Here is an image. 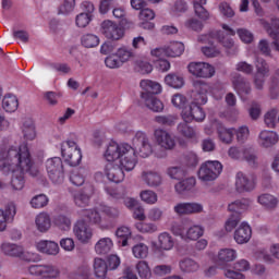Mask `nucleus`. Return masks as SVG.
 Segmentation results:
<instances>
[{
  "mask_svg": "<svg viewBox=\"0 0 279 279\" xmlns=\"http://www.w3.org/2000/svg\"><path fill=\"white\" fill-rule=\"evenodd\" d=\"M53 223L59 230H63L66 232L68 230H71V218L64 216V215H59L54 218Z\"/></svg>",
  "mask_w": 279,
  "mask_h": 279,
  "instance_id": "3c124183",
  "label": "nucleus"
},
{
  "mask_svg": "<svg viewBox=\"0 0 279 279\" xmlns=\"http://www.w3.org/2000/svg\"><path fill=\"white\" fill-rule=\"evenodd\" d=\"M243 156L250 167H258V155H256V151L246 149L244 150Z\"/></svg>",
  "mask_w": 279,
  "mask_h": 279,
  "instance_id": "69168bd1",
  "label": "nucleus"
},
{
  "mask_svg": "<svg viewBox=\"0 0 279 279\" xmlns=\"http://www.w3.org/2000/svg\"><path fill=\"white\" fill-rule=\"evenodd\" d=\"M2 108L5 112H16L19 110V98L12 94H8L2 99Z\"/></svg>",
  "mask_w": 279,
  "mask_h": 279,
  "instance_id": "72a5a7b5",
  "label": "nucleus"
},
{
  "mask_svg": "<svg viewBox=\"0 0 279 279\" xmlns=\"http://www.w3.org/2000/svg\"><path fill=\"white\" fill-rule=\"evenodd\" d=\"M49 204V197L45 194H39L31 199L32 208H45Z\"/></svg>",
  "mask_w": 279,
  "mask_h": 279,
  "instance_id": "6e6d98bb",
  "label": "nucleus"
},
{
  "mask_svg": "<svg viewBox=\"0 0 279 279\" xmlns=\"http://www.w3.org/2000/svg\"><path fill=\"white\" fill-rule=\"evenodd\" d=\"M116 53L117 58H119L120 61H122V64L132 62V60H135L136 58V52H134V50L128 46H122L118 48Z\"/></svg>",
  "mask_w": 279,
  "mask_h": 279,
  "instance_id": "7c9ffc66",
  "label": "nucleus"
},
{
  "mask_svg": "<svg viewBox=\"0 0 279 279\" xmlns=\"http://www.w3.org/2000/svg\"><path fill=\"white\" fill-rule=\"evenodd\" d=\"M184 122H181L178 125V132L179 134H182V136H185V138H195V135L197 134V132L195 131V129L191 128L189 125L190 122H186V120H183Z\"/></svg>",
  "mask_w": 279,
  "mask_h": 279,
  "instance_id": "09e8293b",
  "label": "nucleus"
},
{
  "mask_svg": "<svg viewBox=\"0 0 279 279\" xmlns=\"http://www.w3.org/2000/svg\"><path fill=\"white\" fill-rule=\"evenodd\" d=\"M106 193H108V195L110 197H112V199H125V189L123 187H117V189H112V187H106Z\"/></svg>",
  "mask_w": 279,
  "mask_h": 279,
  "instance_id": "680f3d73",
  "label": "nucleus"
},
{
  "mask_svg": "<svg viewBox=\"0 0 279 279\" xmlns=\"http://www.w3.org/2000/svg\"><path fill=\"white\" fill-rule=\"evenodd\" d=\"M14 215H16L15 204H9L5 207V210L0 209V232H4L8 228V219H10V217H14Z\"/></svg>",
  "mask_w": 279,
  "mask_h": 279,
  "instance_id": "a878e982",
  "label": "nucleus"
},
{
  "mask_svg": "<svg viewBox=\"0 0 279 279\" xmlns=\"http://www.w3.org/2000/svg\"><path fill=\"white\" fill-rule=\"evenodd\" d=\"M266 32L272 40H279V19L278 17L271 19L270 26L266 28Z\"/></svg>",
  "mask_w": 279,
  "mask_h": 279,
  "instance_id": "603ef678",
  "label": "nucleus"
},
{
  "mask_svg": "<svg viewBox=\"0 0 279 279\" xmlns=\"http://www.w3.org/2000/svg\"><path fill=\"white\" fill-rule=\"evenodd\" d=\"M195 184H197V181L194 177L181 179L180 182L174 185V190L179 195H186V193L195 189Z\"/></svg>",
  "mask_w": 279,
  "mask_h": 279,
  "instance_id": "5701e85b",
  "label": "nucleus"
},
{
  "mask_svg": "<svg viewBox=\"0 0 279 279\" xmlns=\"http://www.w3.org/2000/svg\"><path fill=\"white\" fill-rule=\"evenodd\" d=\"M35 226L39 232H47L51 228V217L47 213H40L35 218Z\"/></svg>",
  "mask_w": 279,
  "mask_h": 279,
  "instance_id": "2f4dec72",
  "label": "nucleus"
},
{
  "mask_svg": "<svg viewBox=\"0 0 279 279\" xmlns=\"http://www.w3.org/2000/svg\"><path fill=\"white\" fill-rule=\"evenodd\" d=\"M189 72L194 75V77H213L215 75V68L210 63L206 62H191L187 65Z\"/></svg>",
  "mask_w": 279,
  "mask_h": 279,
  "instance_id": "ddd939ff",
  "label": "nucleus"
},
{
  "mask_svg": "<svg viewBox=\"0 0 279 279\" xmlns=\"http://www.w3.org/2000/svg\"><path fill=\"white\" fill-rule=\"evenodd\" d=\"M81 45L85 49H95V47H99V37L95 34H85L81 37Z\"/></svg>",
  "mask_w": 279,
  "mask_h": 279,
  "instance_id": "58836bf2",
  "label": "nucleus"
},
{
  "mask_svg": "<svg viewBox=\"0 0 279 279\" xmlns=\"http://www.w3.org/2000/svg\"><path fill=\"white\" fill-rule=\"evenodd\" d=\"M1 252L4 256H11V258H19L23 254V246L12 243H2Z\"/></svg>",
  "mask_w": 279,
  "mask_h": 279,
  "instance_id": "c85d7f7f",
  "label": "nucleus"
},
{
  "mask_svg": "<svg viewBox=\"0 0 279 279\" xmlns=\"http://www.w3.org/2000/svg\"><path fill=\"white\" fill-rule=\"evenodd\" d=\"M123 168L121 166H114L113 163H108L105 169V173L110 180V182H114L119 184V182H123L125 180V173L123 172Z\"/></svg>",
  "mask_w": 279,
  "mask_h": 279,
  "instance_id": "6ab92c4d",
  "label": "nucleus"
},
{
  "mask_svg": "<svg viewBox=\"0 0 279 279\" xmlns=\"http://www.w3.org/2000/svg\"><path fill=\"white\" fill-rule=\"evenodd\" d=\"M241 219H243V217L240 214H235V215L231 214L225 223V230L227 232H232V230H234V228L239 226V223L241 222Z\"/></svg>",
  "mask_w": 279,
  "mask_h": 279,
  "instance_id": "5fc2aeb1",
  "label": "nucleus"
},
{
  "mask_svg": "<svg viewBox=\"0 0 279 279\" xmlns=\"http://www.w3.org/2000/svg\"><path fill=\"white\" fill-rule=\"evenodd\" d=\"M123 155V144L119 145L116 142H111L105 153V158L108 162H114V160H119Z\"/></svg>",
  "mask_w": 279,
  "mask_h": 279,
  "instance_id": "4be33fe9",
  "label": "nucleus"
},
{
  "mask_svg": "<svg viewBox=\"0 0 279 279\" xmlns=\"http://www.w3.org/2000/svg\"><path fill=\"white\" fill-rule=\"evenodd\" d=\"M93 21V15L82 12L76 15V25L77 27H87V25Z\"/></svg>",
  "mask_w": 279,
  "mask_h": 279,
  "instance_id": "774afa93",
  "label": "nucleus"
},
{
  "mask_svg": "<svg viewBox=\"0 0 279 279\" xmlns=\"http://www.w3.org/2000/svg\"><path fill=\"white\" fill-rule=\"evenodd\" d=\"M46 171L53 184H62L64 182V163L60 157H52L46 161Z\"/></svg>",
  "mask_w": 279,
  "mask_h": 279,
  "instance_id": "423d86ee",
  "label": "nucleus"
},
{
  "mask_svg": "<svg viewBox=\"0 0 279 279\" xmlns=\"http://www.w3.org/2000/svg\"><path fill=\"white\" fill-rule=\"evenodd\" d=\"M21 130L25 141H34L36 138V124H34L32 118L23 120Z\"/></svg>",
  "mask_w": 279,
  "mask_h": 279,
  "instance_id": "393cba45",
  "label": "nucleus"
},
{
  "mask_svg": "<svg viewBox=\"0 0 279 279\" xmlns=\"http://www.w3.org/2000/svg\"><path fill=\"white\" fill-rule=\"evenodd\" d=\"M254 189H256L254 178L242 171H239L235 174V191L238 193H251V191H254Z\"/></svg>",
  "mask_w": 279,
  "mask_h": 279,
  "instance_id": "4468645a",
  "label": "nucleus"
},
{
  "mask_svg": "<svg viewBox=\"0 0 279 279\" xmlns=\"http://www.w3.org/2000/svg\"><path fill=\"white\" fill-rule=\"evenodd\" d=\"M257 51L266 58H271V46H269V40L260 39L257 44Z\"/></svg>",
  "mask_w": 279,
  "mask_h": 279,
  "instance_id": "13d9d810",
  "label": "nucleus"
},
{
  "mask_svg": "<svg viewBox=\"0 0 279 279\" xmlns=\"http://www.w3.org/2000/svg\"><path fill=\"white\" fill-rule=\"evenodd\" d=\"M155 121L159 125H174L175 121H178V116H157L155 117Z\"/></svg>",
  "mask_w": 279,
  "mask_h": 279,
  "instance_id": "0e129e2a",
  "label": "nucleus"
},
{
  "mask_svg": "<svg viewBox=\"0 0 279 279\" xmlns=\"http://www.w3.org/2000/svg\"><path fill=\"white\" fill-rule=\"evenodd\" d=\"M219 263H232L236 260V251L232 248H222L218 253Z\"/></svg>",
  "mask_w": 279,
  "mask_h": 279,
  "instance_id": "49530a36",
  "label": "nucleus"
},
{
  "mask_svg": "<svg viewBox=\"0 0 279 279\" xmlns=\"http://www.w3.org/2000/svg\"><path fill=\"white\" fill-rule=\"evenodd\" d=\"M75 10V0H63V3L59 7V14H71Z\"/></svg>",
  "mask_w": 279,
  "mask_h": 279,
  "instance_id": "338daca9",
  "label": "nucleus"
},
{
  "mask_svg": "<svg viewBox=\"0 0 279 279\" xmlns=\"http://www.w3.org/2000/svg\"><path fill=\"white\" fill-rule=\"evenodd\" d=\"M179 267L183 274H194L199 269V264L191 258H185L179 263Z\"/></svg>",
  "mask_w": 279,
  "mask_h": 279,
  "instance_id": "ea45409f",
  "label": "nucleus"
},
{
  "mask_svg": "<svg viewBox=\"0 0 279 279\" xmlns=\"http://www.w3.org/2000/svg\"><path fill=\"white\" fill-rule=\"evenodd\" d=\"M278 117V109L274 108L265 113L264 123L268 128H276V118Z\"/></svg>",
  "mask_w": 279,
  "mask_h": 279,
  "instance_id": "4d7b16f0",
  "label": "nucleus"
},
{
  "mask_svg": "<svg viewBox=\"0 0 279 279\" xmlns=\"http://www.w3.org/2000/svg\"><path fill=\"white\" fill-rule=\"evenodd\" d=\"M122 156H120V167L124 171H132L136 167V149L129 144H123Z\"/></svg>",
  "mask_w": 279,
  "mask_h": 279,
  "instance_id": "9b49d317",
  "label": "nucleus"
},
{
  "mask_svg": "<svg viewBox=\"0 0 279 279\" xmlns=\"http://www.w3.org/2000/svg\"><path fill=\"white\" fill-rule=\"evenodd\" d=\"M217 134L221 143L230 145L232 143V138H234V129H227L222 124H218Z\"/></svg>",
  "mask_w": 279,
  "mask_h": 279,
  "instance_id": "f704fd0d",
  "label": "nucleus"
},
{
  "mask_svg": "<svg viewBox=\"0 0 279 279\" xmlns=\"http://www.w3.org/2000/svg\"><path fill=\"white\" fill-rule=\"evenodd\" d=\"M41 278L43 279L60 278V268H58V266H53V265H44Z\"/></svg>",
  "mask_w": 279,
  "mask_h": 279,
  "instance_id": "a18cd8bd",
  "label": "nucleus"
},
{
  "mask_svg": "<svg viewBox=\"0 0 279 279\" xmlns=\"http://www.w3.org/2000/svg\"><path fill=\"white\" fill-rule=\"evenodd\" d=\"M0 169L4 173H12L11 186L14 191H23L25 186V173L33 178L38 175V169L34 167L29 148L26 144L10 146L0 150Z\"/></svg>",
  "mask_w": 279,
  "mask_h": 279,
  "instance_id": "f257e3e1",
  "label": "nucleus"
},
{
  "mask_svg": "<svg viewBox=\"0 0 279 279\" xmlns=\"http://www.w3.org/2000/svg\"><path fill=\"white\" fill-rule=\"evenodd\" d=\"M173 238L168 232H162L158 235L156 247L160 252H169V250H173Z\"/></svg>",
  "mask_w": 279,
  "mask_h": 279,
  "instance_id": "bb28decb",
  "label": "nucleus"
},
{
  "mask_svg": "<svg viewBox=\"0 0 279 279\" xmlns=\"http://www.w3.org/2000/svg\"><path fill=\"white\" fill-rule=\"evenodd\" d=\"M81 213L82 217H85L89 223H95L96 226L101 223V214L97 209H84Z\"/></svg>",
  "mask_w": 279,
  "mask_h": 279,
  "instance_id": "c03bdc74",
  "label": "nucleus"
},
{
  "mask_svg": "<svg viewBox=\"0 0 279 279\" xmlns=\"http://www.w3.org/2000/svg\"><path fill=\"white\" fill-rule=\"evenodd\" d=\"M116 236L119 239L118 243L122 247H128V239L132 236V231L128 227H120L116 231Z\"/></svg>",
  "mask_w": 279,
  "mask_h": 279,
  "instance_id": "79ce46f5",
  "label": "nucleus"
},
{
  "mask_svg": "<svg viewBox=\"0 0 279 279\" xmlns=\"http://www.w3.org/2000/svg\"><path fill=\"white\" fill-rule=\"evenodd\" d=\"M221 171H223L221 162L217 160L206 161L198 169V179L202 182H215L221 175Z\"/></svg>",
  "mask_w": 279,
  "mask_h": 279,
  "instance_id": "39448f33",
  "label": "nucleus"
},
{
  "mask_svg": "<svg viewBox=\"0 0 279 279\" xmlns=\"http://www.w3.org/2000/svg\"><path fill=\"white\" fill-rule=\"evenodd\" d=\"M232 84L235 93H238L240 97H243V95H250V93H252V84H250V81L241 74L233 75Z\"/></svg>",
  "mask_w": 279,
  "mask_h": 279,
  "instance_id": "dca6fc26",
  "label": "nucleus"
},
{
  "mask_svg": "<svg viewBox=\"0 0 279 279\" xmlns=\"http://www.w3.org/2000/svg\"><path fill=\"white\" fill-rule=\"evenodd\" d=\"M142 180L143 182H145V184H147V186H150L151 189L160 186V184H162V177L160 175V173L151 170L143 171Z\"/></svg>",
  "mask_w": 279,
  "mask_h": 279,
  "instance_id": "b1692460",
  "label": "nucleus"
},
{
  "mask_svg": "<svg viewBox=\"0 0 279 279\" xmlns=\"http://www.w3.org/2000/svg\"><path fill=\"white\" fill-rule=\"evenodd\" d=\"M167 175L171 178V180H184L186 178V170L182 167H170L167 169Z\"/></svg>",
  "mask_w": 279,
  "mask_h": 279,
  "instance_id": "8fccbe9b",
  "label": "nucleus"
},
{
  "mask_svg": "<svg viewBox=\"0 0 279 279\" xmlns=\"http://www.w3.org/2000/svg\"><path fill=\"white\" fill-rule=\"evenodd\" d=\"M258 204L268 208L269 210H274L278 206V198L271 194H262L257 197Z\"/></svg>",
  "mask_w": 279,
  "mask_h": 279,
  "instance_id": "4c0bfd02",
  "label": "nucleus"
},
{
  "mask_svg": "<svg viewBox=\"0 0 279 279\" xmlns=\"http://www.w3.org/2000/svg\"><path fill=\"white\" fill-rule=\"evenodd\" d=\"M113 246H114V243L112 242V239L101 238L95 244V252L96 254H99V256H106V254H110V252H112Z\"/></svg>",
  "mask_w": 279,
  "mask_h": 279,
  "instance_id": "cd10ccee",
  "label": "nucleus"
},
{
  "mask_svg": "<svg viewBox=\"0 0 279 279\" xmlns=\"http://www.w3.org/2000/svg\"><path fill=\"white\" fill-rule=\"evenodd\" d=\"M61 155L70 167H77L82 162V149L75 140H66L61 144Z\"/></svg>",
  "mask_w": 279,
  "mask_h": 279,
  "instance_id": "20e7f679",
  "label": "nucleus"
},
{
  "mask_svg": "<svg viewBox=\"0 0 279 279\" xmlns=\"http://www.w3.org/2000/svg\"><path fill=\"white\" fill-rule=\"evenodd\" d=\"M132 252L135 258H147L149 247L145 243H138L132 247Z\"/></svg>",
  "mask_w": 279,
  "mask_h": 279,
  "instance_id": "864d4df0",
  "label": "nucleus"
},
{
  "mask_svg": "<svg viewBox=\"0 0 279 279\" xmlns=\"http://www.w3.org/2000/svg\"><path fill=\"white\" fill-rule=\"evenodd\" d=\"M93 195H95V185L86 183L73 194V202L78 208H86V206H89Z\"/></svg>",
  "mask_w": 279,
  "mask_h": 279,
  "instance_id": "1a4fd4ad",
  "label": "nucleus"
},
{
  "mask_svg": "<svg viewBox=\"0 0 279 279\" xmlns=\"http://www.w3.org/2000/svg\"><path fill=\"white\" fill-rule=\"evenodd\" d=\"M105 64L108 69H121L123 65L121 59L117 57V52L105 59Z\"/></svg>",
  "mask_w": 279,
  "mask_h": 279,
  "instance_id": "bf43d9fd",
  "label": "nucleus"
},
{
  "mask_svg": "<svg viewBox=\"0 0 279 279\" xmlns=\"http://www.w3.org/2000/svg\"><path fill=\"white\" fill-rule=\"evenodd\" d=\"M135 269L140 276L141 279H149L151 278V268H149V264H147V262L145 260H140L136 266Z\"/></svg>",
  "mask_w": 279,
  "mask_h": 279,
  "instance_id": "de8ad7c7",
  "label": "nucleus"
},
{
  "mask_svg": "<svg viewBox=\"0 0 279 279\" xmlns=\"http://www.w3.org/2000/svg\"><path fill=\"white\" fill-rule=\"evenodd\" d=\"M36 247L38 252L48 256H58L60 253V246L53 241L41 240L37 242Z\"/></svg>",
  "mask_w": 279,
  "mask_h": 279,
  "instance_id": "412c9836",
  "label": "nucleus"
},
{
  "mask_svg": "<svg viewBox=\"0 0 279 279\" xmlns=\"http://www.w3.org/2000/svg\"><path fill=\"white\" fill-rule=\"evenodd\" d=\"M250 199H240V201H234L231 204H229L228 206V210L229 213H231V215H241L242 213H245V210H247V208H250Z\"/></svg>",
  "mask_w": 279,
  "mask_h": 279,
  "instance_id": "c756f323",
  "label": "nucleus"
},
{
  "mask_svg": "<svg viewBox=\"0 0 279 279\" xmlns=\"http://www.w3.org/2000/svg\"><path fill=\"white\" fill-rule=\"evenodd\" d=\"M86 170L84 168L73 169L70 173V182L74 186H82L86 182Z\"/></svg>",
  "mask_w": 279,
  "mask_h": 279,
  "instance_id": "e433bc0d",
  "label": "nucleus"
},
{
  "mask_svg": "<svg viewBox=\"0 0 279 279\" xmlns=\"http://www.w3.org/2000/svg\"><path fill=\"white\" fill-rule=\"evenodd\" d=\"M100 32L108 40H121L125 36V31L119 24L106 20L100 25Z\"/></svg>",
  "mask_w": 279,
  "mask_h": 279,
  "instance_id": "9d476101",
  "label": "nucleus"
},
{
  "mask_svg": "<svg viewBox=\"0 0 279 279\" xmlns=\"http://www.w3.org/2000/svg\"><path fill=\"white\" fill-rule=\"evenodd\" d=\"M208 101V96L204 92H198L195 96V101L185 107L181 113L183 121L202 122L206 119V112L199 106H204Z\"/></svg>",
  "mask_w": 279,
  "mask_h": 279,
  "instance_id": "7ed1b4c3",
  "label": "nucleus"
},
{
  "mask_svg": "<svg viewBox=\"0 0 279 279\" xmlns=\"http://www.w3.org/2000/svg\"><path fill=\"white\" fill-rule=\"evenodd\" d=\"M141 199L146 204H156L158 202V194L151 190H145L141 193Z\"/></svg>",
  "mask_w": 279,
  "mask_h": 279,
  "instance_id": "e2e57ef3",
  "label": "nucleus"
},
{
  "mask_svg": "<svg viewBox=\"0 0 279 279\" xmlns=\"http://www.w3.org/2000/svg\"><path fill=\"white\" fill-rule=\"evenodd\" d=\"M155 141L161 149H173V147H175V140H173V136L161 129L155 131Z\"/></svg>",
  "mask_w": 279,
  "mask_h": 279,
  "instance_id": "f3484780",
  "label": "nucleus"
},
{
  "mask_svg": "<svg viewBox=\"0 0 279 279\" xmlns=\"http://www.w3.org/2000/svg\"><path fill=\"white\" fill-rule=\"evenodd\" d=\"M140 86L142 88L141 100L144 106L153 112H162V110H165V105L156 97V95L160 94L162 90L160 84L154 81L143 80L141 81Z\"/></svg>",
  "mask_w": 279,
  "mask_h": 279,
  "instance_id": "f03ea898",
  "label": "nucleus"
},
{
  "mask_svg": "<svg viewBox=\"0 0 279 279\" xmlns=\"http://www.w3.org/2000/svg\"><path fill=\"white\" fill-rule=\"evenodd\" d=\"M279 142V135L276 131L263 130L257 137V144L262 149H271Z\"/></svg>",
  "mask_w": 279,
  "mask_h": 279,
  "instance_id": "2eb2a0df",
  "label": "nucleus"
},
{
  "mask_svg": "<svg viewBox=\"0 0 279 279\" xmlns=\"http://www.w3.org/2000/svg\"><path fill=\"white\" fill-rule=\"evenodd\" d=\"M133 145L136 151L140 154L141 158H149L154 153L151 143H149V137L147 134L138 131L133 137Z\"/></svg>",
  "mask_w": 279,
  "mask_h": 279,
  "instance_id": "6e6552de",
  "label": "nucleus"
},
{
  "mask_svg": "<svg viewBox=\"0 0 279 279\" xmlns=\"http://www.w3.org/2000/svg\"><path fill=\"white\" fill-rule=\"evenodd\" d=\"M165 82L167 86H170L171 88H182V86H184V77L179 74H168L165 77Z\"/></svg>",
  "mask_w": 279,
  "mask_h": 279,
  "instance_id": "37998d69",
  "label": "nucleus"
},
{
  "mask_svg": "<svg viewBox=\"0 0 279 279\" xmlns=\"http://www.w3.org/2000/svg\"><path fill=\"white\" fill-rule=\"evenodd\" d=\"M250 239H252V228L247 222H242L234 231V241L239 245H243L245 243H250Z\"/></svg>",
  "mask_w": 279,
  "mask_h": 279,
  "instance_id": "aec40b11",
  "label": "nucleus"
},
{
  "mask_svg": "<svg viewBox=\"0 0 279 279\" xmlns=\"http://www.w3.org/2000/svg\"><path fill=\"white\" fill-rule=\"evenodd\" d=\"M167 50V58H180L184 53V44L180 41H174L170 44Z\"/></svg>",
  "mask_w": 279,
  "mask_h": 279,
  "instance_id": "a19ab883",
  "label": "nucleus"
},
{
  "mask_svg": "<svg viewBox=\"0 0 279 279\" xmlns=\"http://www.w3.org/2000/svg\"><path fill=\"white\" fill-rule=\"evenodd\" d=\"M173 210L178 217L199 215V213H204V205L195 202L177 203L173 207Z\"/></svg>",
  "mask_w": 279,
  "mask_h": 279,
  "instance_id": "f8f14e48",
  "label": "nucleus"
},
{
  "mask_svg": "<svg viewBox=\"0 0 279 279\" xmlns=\"http://www.w3.org/2000/svg\"><path fill=\"white\" fill-rule=\"evenodd\" d=\"M256 72L253 75V85L256 90H263L265 88L266 77H269L270 69L269 63L263 58L257 57L255 60Z\"/></svg>",
  "mask_w": 279,
  "mask_h": 279,
  "instance_id": "0eeeda50",
  "label": "nucleus"
},
{
  "mask_svg": "<svg viewBox=\"0 0 279 279\" xmlns=\"http://www.w3.org/2000/svg\"><path fill=\"white\" fill-rule=\"evenodd\" d=\"M194 12L202 21H208L210 19V13L206 8H204V5L199 4V2H194Z\"/></svg>",
  "mask_w": 279,
  "mask_h": 279,
  "instance_id": "052dcab7",
  "label": "nucleus"
},
{
  "mask_svg": "<svg viewBox=\"0 0 279 279\" xmlns=\"http://www.w3.org/2000/svg\"><path fill=\"white\" fill-rule=\"evenodd\" d=\"M94 274L98 279H106L108 276V263L97 257L94 259Z\"/></svg>",
  "mask_w": 279,
  "mask_h": 279,
  "instance_id": "473e14b6",
  "label": "nucleus"
},
{
  "mask_svg": "<svg viewBox=\"0 0 279 279\" xmlns=\"http://www.w3.org/2000/svg\"><path fill=\"white\" fill-rule=\"evenodd\" d=\"M74 234L81 243H88L93 239V229L87 226L86 221L78 220L74 226Z\"/></svg>",
  "mask_w": 279,
  "mask_h": 279,
  "instance_id": "a211bd4d",
  "label": "nucleus"
},
{
  "mask_svg": "<svg viewBox=\"0 0 279 279\" xmlns=\"http://www.w3.org/2000/svg\"><path fill=\"white\" fill-rule=\"evenodd\" d=\"M201 236H204L203 227L194 225L185 230L183 241H197Z\"/></svg>",
  "mask_w": 279,
  "mask_h": 279,
  "instance_id": "c9c22d12",
  "label": "nucleus"
}]
</instances>
